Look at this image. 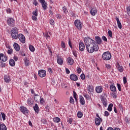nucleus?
<instances>
[{
	"label": "nucleus",
	"instance_id": "nucleus-1",
	"mask_svg": "<svg viewBox=\"0 0 130 130\" xmlns=\"http://www.w3.org/2000/svg\"><path fill=\"white\" fill-rule=\"evenodd\" d=\"M86 48L89 53H93L94 51H98L99 50V46L95 41H92V42L90 43V45L87 46Z\"/></svg>",
	"mask_w": 130,
	"mask_h": 130
},
{
	"label": "nucleus",
	"instance_id": "nucleus-2",
	"mask_svg": "<svg viewBox=\"0 0 130 130\" xmlns=\"http://www.w3.org/2000/svg\"><path fill=\"white\" fill-rule=\"evenodd\" d=\"M18 28L14 27L11 31V35L13 39H18Z\"/></svg>",
	"mask_w": 130,
	"mask_h": 130
},
{
	"label": "nucleus",
	"instance_id": "nucleus-3",
	"mask_svg": "<svg viewBox=\"0 0 130 130\" xmlns=\"http://www.w3.org/2000/svg\"><path fill=\"white\" fill-rule=\"evenodd\" d=\"M102 58L104 60H110L111 59V53L109 51L104 52L102 55Z\"/></svg>",
	"mask_w": 130,
	"mask_h": 130
},
{
	"label": "nucleus",
	"instance_id": "nucleus-4",
	"mask_svg": "<svg viewBox=\"0 0 130 130\" xmlns=\"http://www.w3.org/2000/svg\"><path fill=\"white\" fill-rule=\"evenodd\" d=\"M74 24L77 29H78V30H81V29H82V26L83 24H82V22H81V21L80 20H75L74 22Z\"/></svg>",
	"mask_w": 130,
	"mask_h": 130
},
{
	"label": "nucleus",
	"instance_id": "nucleus-5",
	"mask_svg": "<svg viewBox=\"0 0 130 130\" xmlns=\"http://www.w3.org/2000/svg\"><path fill=\"white\" fill-rule=\"evenodd\" d=\"M85 44L86 45V47L87 46H88V45H90V43H92L93 41H94L92 39H90V38H85L84 39Z\"/></svg>",
	"mask_w": 130,
	"mask_h": 130
},
{
	"label": "nucleus",
	"instance_id": "nucleus-6",
	"mask_svg": "<svg viewBox=\"0 0 130 130\" xmlns=\"http://www.w3.org/2000/svg\"><path fill=\"white\" fill-rule=\"evenodd\" d=\"M18 38L21 43H25L26 42V40L25 39V36L22 34H19L18 36Z\"/></svg>",
	"mask_w": 130,
	"mask_h": 130
},
{
	"label": "nucleus",
	"instance_id": "nucleus-7",
	"mask_svg": "<svg viewBox=\"0 0 130 130\" xmlns=\"http://www.w3.org/2000/svg\"><path fill=\"white\" fill-rule=\"evenodd\" d=\"M14 23L15 20L13 18H10L7 20V24L9 25V26H10V27L14 26Z\"/></svg>",
	"mask_w": 130,
	"mask_h": 130
},
{
	"label": "nucleus",
	"instance_id": "nucleus-8",
	"mask_svg": "<svg viewBox=\"0 0 130 130\" xmlns=\"http://www.w3.org/2000/svg\"><path fill=\"white\" fill-rule=\"evenodd\" d=\"M20 110L21 112L23 113V114H26L29 113V110L26 108L24 106H21L20 107Z\"/></svg>",
	"mask_w": 130,
	"mask_h": 130
},
{
	"label": "nucleus",
	"instance_id": "nucleus-9",
	"mask_svg": "<svg viewBox=\"0 0 130 130\" xmlns=\"http://www.w3.org/2000/svg\"><path fill=\"white\" fill-rule=\"evenodd\" d=\"M39 76L41 78H44L45 76H46V71L44 70H41L39 71Z\"/></svg>",
	"mask_w": 130,
	"mask_h": 130
},
{
	"label": "nucleus",
	"instance_id": "nucleus-10",
	"mask_svg": "<svg viewBox=\"0 0 130 130\" xmlns=\"http://www.w3.org/2000/svg\"><path fill=\"white\" fill-rule=\"evenodd\" d=\"M79 46L80 51H84V50H85V44H84V43H79Z\"/></svg>",
	"mask_w": 130,
	"mask_h": 130
},
{
	"label": "nucleus",
	"instance_id": "nucleus-11",
	"mask_svg": "<svg viewBox=\"0 0 130 130\" xmlns=\"http://www.w3.org/2000/svg\"><path fill=\"white\" fill-rule=\"evenodd\" d=\"M57 62L58 64H60V66H62L63 64V59L61 58V57H59V56H57Z\"/></svg>",
	"mask_w": 130,
	"mask_h": 130
},
{
	"label": "nucleus",
	"instance_id": "nucleus-12",
	"mask_svg": "<svg viewBox=\"0 0 130 130\" xmlns=\"http://www.w3.org/2000/svg\"><path fill=\"white\" fill-rule=\"evenodd\" d=\"M95 42L96 43V44H102V39H101V38H100V37L99 36H96L95 37Z\"/></svg>",
	"mask_w": 130,
	"mask_h": 130
},
{
	"label": "nucleus",
	"instance_id": "nucleus-13",
	"mask_svg": "<svg viewBox=\"0 0 130 130\" xmlns=\"http://www.w3.org/2000/svg\"><path fill=\"white\" fill-rule=\"evenodd\" d=\"M101 121H102V118H95L94 119L95 124L98 126L101 124Z\"/></svg>",
	"mask_w": 130,
	"mask_h": 130
},
{
	"label": "nucleus",
	"instance_id": "nucleus-14",
	"mask_svg": "<svg viewBox=\"0 0 130 130\" xmlns=\"http://www.w3.org/2000/svg\"><path fill=\"white\" fill-rule=\"evenodd\" d=\"M0 59L2 61H7L8 60V57L4 55L3 53L0 54Z\"/></svg>",
	"mask_w": 130,
	"mask_h": 130
},
{
	"label": "nucleus",
	"instance_id": "nucleus-15",
	"mask_svg": "<svg viewBox=\"0 0 130 130\" xmlns=\"http://www.w3.org/2000/svg\"><path fill=\"white\" fill-rule=\"evenodd\" d=\"M116 67L117 69H118V71H119V72H120V73H122V71H123V67H122V66H121L119 64V63L117 62L116 63Z\"/></svg>",
	"mask_w": 130,
	"mask_h": 130
},
{
	"label": "nucleus",
	"instance_id": "nucleus-16",
	"mask_svg": "<svg viewBox=\"0 0 130 130\" xmlns=\"http://www.w3.org/2000/svg\"><path fill=\"white\" fill-rule=\"evenodd\" d=\"M70 79L71 80H72V81H78V76H77V75L74 74H72L70 75Z\"/></svg>",
	"mask_w": 130,
	"mask_h": 130
},
{
	"label": "nucleus",
	"instance_id": "nucleus-17",
	"mask_svg": "<svg viewBox=\"0 0 130 130\" xmlns=\"http://www.w3.org/2000/svg\"><path fill=\"white\" fill-rule=\"evenodd\" d=\"M101 101L105 107L107 106V100L104 96H102Z\"/></svg>",
	"mask_w": 130,
	"mask_h": 130
},
{
	"label": "nucleus",
	"instance_id": "nucleus-18",
	"mask_svg": "<svg viewBox=\"0 0 130 130\" xmlns=\"http://www.w3.org/2000/svg\"><path fill=\"white\" fill-rule=\"evenodd\" d=\"M67 62L70 66H72V64H74V59L71 57H68L67 58Z\"/></svg>",
	"mask_w": 130,
	"mask_h": 130
},
{
	"label": "nucleus",
	"instance_id": "nucleus-19",
	"mask_svg": "<svg viewBox=\"0 0 130 130\" xmlns=\"http://www.w3.org/2000/svg\"><path fill=\"white\" fill-rule=\"evenodd\" d=\"M116 20L117 21L118 28L119 29H121V28H122V25H121V23L119 21V18H118L117 17H116Z\"/></svg>",
	"mask_w": 130,
	"mask_h": 130
},
{
	"label": "nucleus",
	"instance_id": "nucleus-20",
	"mask_svg": "<svg viewBox=\"0 0 130 130\" xmlns=\"http://www.w3.org/2000/svg\"><path fill=\"white\" fill-rule=\"evenodd\" d=\"M87 90L88 91V94H90V93L94 91V87H93L92 85H89L87 87Z\"/></svg>",
	"mask_w": 130,
	"mask_h": 130
},
{
	"label": "nucleus",
	"instance_id": "nucleus-21",
	"mask_svg": "<svg viewBox=\"0 0 130 130\" xmlns=\"http://www.w3.org/2000/svg\"><path fill=\"white\" fill-rule=\"evenodd\" d=\"M90 14L92 16H95L97 14V9L96 8H92L90 10Z\"/></svg>",
	"mask_w": 130,
	"mask_h": 130
},
{
	"label": "nucleus",
	"instance_id": "nucleus-22",
	"mask_svg": "<svg viewBox=\"0 0 130 130\" xmlns=\"http://www.w3.org/2000/svg\"><path fill=\"white\" fill-rule=\"evenodd\" d=\"M13 46L16 51H19V50H20V46L17 43H15Z\"/></svg>",
	"mask_w": 130,
	"mask_h": 130
},
{
	"label": "nucleus",
	"instance_id": "nucleus-23",
	"mask_svg": "<svg viewBox=\"0 0 130 130\" xmlns=\"http://www.w3.org/2000/svg\"><path fill=\"white\" fill-rule=\"evenodd\" d=\"M80 102L81 105H84L85 102V99H84V97L82 95H80Z\"/></svg>",
	"mask_w": 130,
	"mask_h": 130
},
{
	"label": "nucleus",
	"instance_id": "nucleus-24",
	"mask_svg": "<svg viewBox=\"0 0 130 130\" xmlns=\"http://www.w3.org/2000/svg\"><path fill=\"white\" fill-rule=\"evenodd\" d=\"M4 81H5V82H6V83H9V82H10V81H11L10 76L9 75H5Z\"/></svg>",
	"mask_w": 130,
	"mask_h": 130
},
{
	"label": "nucleus",
	"instance_id": "nucleus-25",
	"mask_svg": "<svg viewBox=\"0 0 130 130\" xmlns=\"http://www.w3.org/2000/svg\"><path fill=\"white\" fill-rule=\"evenodd\" d=\"M34 109L35 112H36V113H39V107H38V105L37 104H36L35 106H34Z\"/></svg>",
	"mask_w": 130,
	"mask_h": 130
},
{
	"label": "nucleus",
	"instance_id": "nucleus-26",
	"mask_svg": "<svg viewBox=\"0 0 130 130\" xmlns=\"http://www.w3.org/2000/svg\"><path fill=\"white\" fill-rule=\"evenodd\" d=\"M9 64L11 66V67H15V64H16V63L15 62V60L13 59H10L9 60Z\"/></svg>",
	"mask_w": 130,
	"mask_h": 130
},
{
	"label": "nucleus",
	"instance_id": "nucleus-27",
	"mask_svg": "<svg viewBox=\"0 0 130 130\" xmlns=\"http://www.w3.org/2000/svg\"><path fill=\"white\" fill-rule=\"evenodd\" d=\"M110 89L112 92H116V87L113 85H111L110 86Z\"/></svg>",
	"mask_w": 130,
	"mask_h": 130
},
{
	"label": "nucleus",
	"instance_id": "nucleus-28",
	"mask_svg": "<svg viewBox=\"0 0 130 130\" xmlns=\"http://www.w3.org/2000/svg\"><path fill=\"white\" fill-rule=\"evenodd\" d=\"M95 91L97 92V93H101V92L103 91V88L101 86H98L96 88Z\"/></svg>",
	"mask_w": 130,
	"mask_h": 130
},
{
	"label": "nucleus",
	"instance_id": "nucleus-29",
	"mask_svg": "<svg viewBox=\"0 0 130 130\" xmlns=\"http://www.w3.org/2000/svg\"><path fill=\"white\" fill-rule=\"evenodd\" d=\"M41 96L38 95V94H35L34 97V100L37 102H39L40 100Z\"/></svg>",
	"mask_w": 130,
	"mask_h": 130
},
{
	"label": "nucleus",
	"instance_id": "nucleus-30",
	"mask_svg": "<svg viewBox=\"0 0 130 130\" xmlns=\"http://www.w3.org/2000/svg\"><path fill=\"white\" fill-rule=\"evenodd\" d=\"M0 130H7V126L5 124H0Z\"/></svg>",
	"mask_w": 130,
	"mask_h": 130
},
{
	"label": "nucleus",
	"instance_id": "nucleus-31",
	"mask_svg": "<svg viewBox=\"0 0 130 130\" xmlns=\"http://www.w3.org/2000/svg\"><path fill=\"white\" fill-rule=\"evenodd\" d=\"M42 7L45 11V10H47V3L45 2L44 3L42 4Z\"/></svg>",
	"mask_w": 130,
	"mask_h": 130
},
{
	"label": "nucleus",
	"instance_id": "nucleus-32",
	"mask_svg": "<svg viewBox=\"0 0 130 130\" xmlns=\"http://www.w3.org/2000/svg\"><path fill=\"white\" fill-rule=\"evenodd\" d=\"M112 107H113V104H110L108 107V111H112Z\"/></svg>",
	"mask_w": 130,
	"mask_h": 130
},
{
	"label": "nucleus",
	"instance_id": "nucleus-33",
	"mask_svg": "<svg viewBox=\"0 0 130 130\" xmlns=\"http://www.w3.org/2000/svg\"><path fill=\"white\" fill-rule=\"evenodd\" d=\"M29 50L31 51V52H34L35 51V48L32 45H29Z\"/></svg>",
	"mask_w": 130,
	"mask_h": 130
},
{
	"label": "nucleus",
	"instance_id": "nucleus-34",
	"mask_svg": "<svg viewBox=\"0 0 130 130\" xmlns=\"http://www.w3.org/2000/svg\"><path fill=\"white\" fill-rule=\"evenodd\" d=\"M77 116L78 118H82L83 117V113H82V112H78L77 113Z\"/></svg>",
	"mask_w": 130,
	"mask_h": 130
},
{
	"label": "nucleus",
	"instance_id": "nucleus-35",
	"mask_svg": "<svg viewBox=\"0 0 130 130\" xmlns=\"http://www.w3.org/2000/svg\"><path fill=\"white\" fill-rule=\"evenodd\" d=\"M53 121H54V122L58 123L59 122V121H60V118L56 117L53 119Z\"/></svg>",
	"mask_w": 130,
	"mask_h": 130
},
{
	"label": "nucleus",
	"instance_id": "nucleus-36",
	"mask_svg": "<svg viewBox=\"0 0 130 130\" xmlns=\"http://www.w3.org/2000/svg\"><path fill=\"white\" fill-rule=\"evenodd\" d=\"M24 63L26 67L29 66V60L27 59V58H25L24 59Z\"/></svg>",
	"mask_w": 130,
	"mask_h": 130
},
{
	"label": "nucleus",
	"instance_id": "nucleus-37",
	"mask_svg": "<svg viewBox=\"0 0 130 130\" xmlns=\"http://www.w3.org/2000/svg\"><path fill=\"white\" fill-rule=\"evenodd\" d=\"M9 49L8 50L7 53L8 54H12L13 53V49H11V46H8Z\"/></svg>",
	"mask_w": 130,
	"mask_h": 130
},
{
	"label": "nucleus",
	"instance_id": "nucleus-38",
	"mask_svg": "<svg viewBox=\"0 0 130 130\" xmlns=\"http://www.w3.org/2000/svg\"><path fill=\"white\" fill-rule=\"evenodd\" d=\"M33 16H35L36 17H37L38 16V11L37 10V9H36L35 11L32 12Z\"/></svg>",
	"mask_w": 130,
	"mask_h": 130
},
{
	"label": "nucleus",
	"instance_id": "nucleus-39",
	"mask_svg": "<svg viewBox=\"0 0 130 130\" xmlns=\"http://www.w3.org/2000/svg\"><path fill=\"white\" fill-rule=\"evenodd\" d=\"M27 104L28 105H32V104H33V101H32L31 99H28L27 100Z\"/></svg>",
	"mask_w": 130,
	"mask_h": 130
},
{
	"label": "nucleus",
	"instance_id": "nucleus-40",
	"mask_svg": "<svg viewBox=\"0 0 130 130\" xmlns=\"http://www.w3.org/2000/svg\"><path fill=\"white\" fill-rule=\"evenodd\" d=\"M111 96L113 97V98H114V99H116L117 96L116 95V93L114 92L111 93Z\"/></svg>",
	"mask_w": 130,
	"mask_h": 130
},
{
	"label": "nucleus",
	"instance_id": "nucleus-41",
	"mask_svg": "<svg viewBox=\"0 0 130 130\" xmlns=\"http://www.w3.org/2000/svg\"><path fill=\"white\" fill-rule=\"evenodd\" d=\"M107 130H120V129L119 128H115L114 129H113V128L111 127H108Z\"/></svg>",
	"mask_w": 130,
	"mask_h": 130
},
{
	"label": "nucleus",
	"instance_id": "nucleus-42",
	"mask_svg": "<svg viewBox=\"0 0 130 130\" xmlns=\"http://www.w3.org/2000/svg\"><path fill=\"white\" fill-rule=\"evenodd\" d=\"M80 78L82 80H85V79H86V76L85 75V74H82L80 75Z\"/></svg>",
	"mask_w": 130,
	"mask_h": 130
},
{
	"label": "nucleus",
	"instance_id": "nucleus-43",
	"mask_svg": "<svg viewBox=\"0 0 130 130\" xmlns=\"http://www.w3.org/2000/svg\"><path fill=\"white\" fill-rule=\"evenodd\" d=\"M61 46L62 48H66V43H64V42H63V41H61Z\"/></svg>",
	"mask_w": 130,
	"mask_h": 130
},
{
	"label": "nucleus",
	"instance_id": "nucleus-44",
	"mask_svg": "<svg viewBox=\"0 0 130 130\" xmlns=\"http://www.w3.org/2000/svg\"><path fill=\"white\" fill-rule=\"evenodd\" d=\"M3 120H6V114L4 113H1Z\"/></svg>",
	"mask_w": 130,
	"mask_h": 130
},
{
	"label": "nucleus",
	"instance_id": "nucleus-45",
	"mask_svg": "<svg viewBox=\"0 0 130 130\" xmlns=\"http://www.w3.org/2000/svg\"><path fill=\"white\" fill-rule=\"evenodd\" d=\"M84 96L86 98L87 100H90V96L87 94H84Z\"/></svg>",
	"mask_w": 130,
	"mask_h": 130
},
{
	"label": "nucleus",
	"instance_id": "nucleus-46",
	"mask_svg": "<svg viewBox=\"0 0 130 130\" xmlns=\"http://www.w3.org/2000/svg\"><path fill=\"white\" fill-rule=\"evenodd\" d=\"M117 86L119 91H121V86L120 85V84L117 83Z\"/></svg>",
	"mask_w": 130,
	"mask_h": 130
},
{
	"label": "nucleus",
	"instance_id": "nucleus-47",
	"mask_svg": "<svg viewBox=\"0 0 130 130\" xmlns=\"http://www.w3.org/2000/svg\"><path fill=\"white\" fill-rule=\"evenodd\" d=\"M46 46L47 48L49 49V51L50 52L51 54H52V51H51V48L49 46V45L46 44Z\"/></svg>",
	"mask_w": 130,
	"mask_h": 130
},
{
	"label": "nucleus",
	"instance_id": "nucleus-48",
	"mask_svg": "<svg viewBox=\"0 0 130 130\" xmlns=\"http://www.w3.org/2000/svg\"><path fill=\"white\" fill-rule=\"evenodd\" d=\"M108 35L109 37L112 38V31L109 30H108Z\"/></svg>",
	"mask_w": 130,
	"mask_h": 130
},
{
	"label": "nucleus",
	"instance_id": "nucleus-49",
	"mask_svg": "<svg viewBox=\"0 0 130 130\" xmlns=\"http://www.w3.org/2000/svg\"><path fill=\"white\" fill-rule=\"evenodd\" d=\"M70 103H72V104H74V99L73 98V97H70Z\"/></svg>",
	"mask_w": 130,
	"mask_h": 130
},
{
	"label": "nucleus",
	"instance_id": "nucleus-50",
	"mask_svg": "<svg viewBox=\"0 0 130 130\" xmlns=\"http://www.w3.org/2000/svg\"><path fill=\"white\" fill-rule=\"evenodd\" d=\"M73 94H74V98L75 99L76 101H77V93H76V91H74Z\"/></svg>",
	"mask_w": 130,
	"mask_h": 130
},
{
	"label": "nucleus",
	"instance_id": "nucleus-51",
	"mask_svg": "<svg viewBox=\"0 0 130 130\" xmlns=\"http://www.w3.org/2000/svg\"><path fill=\"white\" fill-rule=\"evenodd\" d=\"M69 45L70 48L73 49V46H72V42H71V40L69 39Z\"/></svg>",
	"mask_w": 130,
	"mask_h": 130
},
{
	"label": "nucleus",
	"instance_id": "nucleus-52",
	"mask_svg": "<svg viewBox=\"0 0 130 130\" xmlns=\"http://www.w3.org/2000/svg\"><path fill=\"white\" fill-rule=\"evenodd\" d=\"M102 39H103V40L104 41H105L106 42H107V38H106V37H105V36H103L102 37Z\"/></svg>",
	"mask_w": 130,
	"mask_h": 130
},
{
	"label": "nucleus",
	"instance_id": "nucleus-53",
	"mask_svg": "<svg viewBox=\"0 0 130 130\" xmlns=\"http://www.w3.org/2000/svg\"><path fill=\"white\" fill-rule=\"evenodd\" d=\"M123 81L124 84H126V83L127 82V80H126V77H123Z\"/></svg>",
	"mask_w": 130,
	"mask_h": 130
},
{
	"label": "nucleus",
	"instance_id": "nucleus-54",
	"mask_svg": "<svg viewBox=\"0 0 130 130\" xmlns=\"http://www.w3.org/2000/svg\"><path fill=\"white\" fill-rule=\"evenodd\" d=\"M40 103L41 104H43V103H44V100L43 99V98H40Z\"/></svg>",
	"mask_w": 130,
	"mask_h": 130
},
{
	"label": "nucleus",
	"instance_id": "nucleus-55",
	"mask_svg": "<svg viewBox=\"0 0 130 130\" xmlns=\"http://www.w3.org/2000/svg\"><path fill=\"white\" fill-rule=\"evenodd\" d=\"M77 73L78 74H81L82 73V69L80 68L77 69Z\"/></svg>",
	"mask_w": 130,
	"mask_h": 130
},
{
	"label": "nucleus",
	"instance_id": "nucleus-56",
	"mask_svg": "<svg viewBox=\"0 0 130 130\" xmlns=\"http://www.w3.org/2000/svg\"><path fill=\"white\" fill-rule=\"evenodd\" d=\"M109 116V112H108V111H105V116Z\"/></svg>",
	"mask_w": 130,
	"mask_h": 130
},
{
	"label": "nucleus",
	"instance_id": "nucleus-57",
	"mask_svg": "<svg viewBox=\"0 0 130 130\" xmlns=\"http://www.w3.org/2000/svg\"><path fill=\"white\" fill-rule=\"evenodd\" d=\"M50 24L51 25H54V20H53V19H50Z\"/></svg>",
	"mask_w": 130,
	"mask_h": 130
},
{
	"label": "nucleus",
	"instance_id": "nucleus-58",
	"mask_svg": "<svg viewBox=\"0 0 130 130\" xmlns=\"http://www.w3.org/2000/svg\"><path fill=\"white\" fill-rule=\"evenodd\" d=\"M32 19L34 20V21H37V16H35V15H33L32 16Z\"/></svg>",
	"mask_w": 130,
	"mask_h": 130
},
{
	"label": "nucleus",
	"instance_id": "nucleus-59",
	"mask_svg": "<svg viewBox=\"0 0 130 130\" xmlns=\"http://www.w3.org/2000/svg\"><path fill=\"white\" fill-rule=\"evenodd\" d=\"M68 122H69L70 124H72V123L73 122V119L72 118H69Z\"/></svg>",
	"mask_w": 130,
	"mask_h": 130
},
{
	"label": "nucleus",
	"instance_id": "nucleus-60",
	"mask_svg": "<svg viewBox=\"0 0 130 130\" xmlns=\"http://www.w3.org/2000/svg\"><path fill=\"white\" fill-rule=\"evenodd\" d=\"M42 122H43L44 123V124H46V122H47L46 119H42Z\"/></svg>",
	"mask_w": 130,
	"mask_h": 130
},
{
	"label": "nucleus",
	"instance_id": "nucleus-61",
	"mask_svg": "<svg viewBox=\"0 0 130 130\" xmlns=\"http://www.w3.org/2000/svg\"><path fill=\"white\" fill-rule=\"evenodd\" d=\"M63 11L65 14H67V13H68V11H67V8H66V7H63Z\"/></svg>",
	"mask_w": 130,
	"mask_h": 130
},
{
	"label": "nucleus",
	"instance_id": "nucleus-62",
	"mask_svg": "<svg viewBox=\"0 0 130 130\" xmlns=\"http://www.w3.org/2000/svg\"><path fill=\"white\" fill-rule=\"evenodd\" d=\"M33 5H35V6H38V3H37V1L34 0L33 2Z\"/></svg>",
	"mask_w": 130,
	"mask_h": 130
},
{
	"label": "nucleus",
	"instance_id": "nucleus-63",
	"mask_svg": "<svg viewBox=\"0 0 130 130\" xmlns=\"http://www.w3.org/2000/svg\"><path fill=\"white\" fill-rule=\"evenodd\" d=\"M7 12L8 13V14H11L12 13V11H11V9L10 8L7 9Z\"/></svg>",
	"mask_w": 130,
	"mask_h": 130
},
{
	"label": "nucleus",
	"instance_id": "nucleus-64",
	"mask_svg": "<svg viewBox=\"0 0 130 130\" xmlns=\"http://www.w3.org/2000/svg\"><path fill=\"white\" fill-rule=\"evenodd\" d=\"M61 17V15L60 14H57L56 15V18L57 19H60V17Z\"/></svg>",
	"mask_w": 130,
	"mask_h": 130
}]
</instances>
